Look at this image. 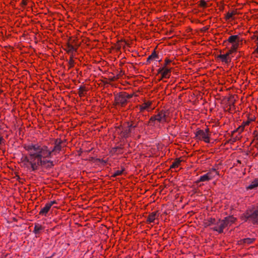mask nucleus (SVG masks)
I'll list each match as a JSON object with an SVG mask.
<instances>
[{
	"label": "nucleus",
	"instance_id": "obj_1",
	"mask_svg": "<svg viewBox=\"0 0 258 258\" xmlns=\"http://www.w3.org/2000/svg\"><path fill=\"white\" fill-rule=\"evenodd\" d=\"M23 148L28 155L22 157V163L25 167L32 171L38 169L40 166L51 167L53 164L50 158L61 150V146L59 145L52 148L44 145L32 143L24 144Z\"/></svg>",
	"mask_w": 258,
	"mask_h": 258
},
{
	"label": "nucleus",
	"instance_id": "obj_2",
	"mask_svg": "<svg viewBox=\"0 0 258 258\" xmlns=\"http://www.w3.org/2000/svg\"><path fill=\"white\" fill-rule=\"evenodd\" d=\"M243 38L239 35H231L228 38L227 41L231 44L230 49L231 51L236 52L240 46L242 45Z\"/></svg>",
	"mask_w": 258,
	"mask_h": 258
},
{
	"label": "nucleus",
	"instance_id": "obj_3",
	"mask_svg": "<svg viewBox=\"0 0 258 258\" xmlns=\"http://www.w3.org/2000/svg\"><path fill=\"white\" fill-rule=\"evenodd\" d=\"M196 136L198 140H203L206 143L210 142V135L209 130L205 131L199 130L196 132Z\"/></svg>",
	"mask_w": 258,
	"mask_h": 258
},
{
	"label": "nucleus",
	"instance_id": "obj_4",
	"mask_svg": "<svg viewBox=\"0 0 258 258\" xmlns=\"http://www.w3.org/2000/svg\"><path fill=\"white\" fill-rule=\"evenodd\" d=\"M137 107L140 112H144L145 111L150 112L155 108V107L153 106L152 102L150 101H144L143 103L138 105Z\"/></svg>",
	"mask_w": 258,
	"mask_h": 258
},
{
	"label": "nucleus",
	"instance_id": "obj_5",
	"mask_svg": "<svg viewBox=\"0 0 258 258\" xmlns=\"http://www.w3.org/2000/svg\"><path fill=\"white\" fill-rule=\"evenodd\" d=\"M157 120L159 122H164L167 120V113L164 111H160L157 115L151 117L150 122Z\"/></svg>",
	"mask_w": 258,
	"mask_h": 258
},
{
	"label": "nucleus",
	"instance_id": "obj_6",
	"mask_svg": "<svg viewBox=\"0 0 258 258\" xmlns=\"http://www.w3.org/2000/svg\"><path fill=\"white\" fill-rule=\"evenodd\" d=\"M227 226V224L224 220L216 221L215 225L212 228L214 230L221 233L223 232V229Z\"/></svg>",
	"mask_w": 258,
	"mask_h": 258
},
{
	"label": "nucleus",
	"instance_id": "obj_7",
	"mask_svg": "<svg viewBox=\"0 0 258 258\" xmlns=\"http://www.w3.org/2000/svg\"><path fill=\"white\" fill-rule=\"evenodd\" d=\"M233 52L229 50L225 54H220L218 56V58L225 63H228L231 61V58L230 55Z\"/></svg>",
	"mask_w": 258,
	"mask_h": 258
},
{
	"label": "nucleus",
	"instance_id": "obj_8",
	"mask_svg": "<svg viewBox=\"0 0 258 258\" xmlns=\"http://www.w3.org/2000/svg\"><path fill=\"white\" fill-rule=\"evenodd\" d=\"M56 202L55 201H51L49 203H46L45 206L43 208H42L40 211L39 212V214L43 216H46L47 213L48 212L50 209L52 207V206Z\"/></svg>",
	"mask_w": 258,
	"mask_h": 258
},
{
	"label": "nucleus",
	"instance_id": "obj_9",
	"mask_svg": "<svg viewBox=\"0 0 258 258\" xmlns=\"http://www.w3.org/2000/svg\"><path fill=\"white\" fill-rule=\"evenodd\" d=\"M159 73L161 74L163 78H169L170 76L171 69L164 66L159 69Z\"/></svg>",
	"mask_w": 258,
	"mask_h": 258
},
{
	"label": "nucleus",
	"instance_id": "obj_10",
	"mask_svg": "<svg viewBox=\"0 0 258 258\" xmlns=\"http://www.w3.org/2000/svg\"><path fill=\"white\" fill-rule=\"evenodd\" d=\"M237 14V11H232L230 12H228L226 16H225V19L226 20H234V16Z\"/></svg>",
	"mask_w": 258,
	"mask_h": 258
},
{
	"label": "nucleus",
	"instance_id": "obj_11",
	"mask_svg": "<svg viewBox=\"0 0 258 258\" xmlns=\"http://www.w3.org/2000/svg\"><path fill=\"white\" fill-rule=\"evenodd\" d=\"M206 174L207 175L209 180H210L215 177V176L218 174V172L215 169H212Z\"/></svg>",
	"mask_w": 258,
	"mask_h": 258
},
{
	"label": "nucleus",
	"instance_id": "obj_12",
	"mask_svg": "<svg viewBox=\"0 0 258 258\" xmlns=\"http://www.w3.org/2000/svg\"><path fill=\"white\" fill-rule=\"evenodd\" d=\"M258 186V178L254 179L250 184L247 186L246 188L247 189H252L255 188Z\"/></svg>",
	"mask_w": 258,
	"mask_h": 258
},
{
	"label": "nucleus",
	"instance_id": "obj_13",
	"mask_svg": "<svg viewBox=\"0 0 258 258\" xmlns=\"http://www.w3.org/2000/svg\"><path fill=\"white\" fill-rule=\"evenodd\" d=\"M87 90L84 86H81L79 89L78 94L80 97H82L86 96Z\"/></svg>",
	"mask_w": 258,
	"mask_h": 258
},
{
	"label": "nucleus",
	"instance_id": "obj_14",
	"mask_svg": "<svg viewBox=\"0 0 258 258\" xmlns=\"http://www.w3.org/2000/svg\"><path fill=\"white\" fill-rule=\"evenodd\" d=\"M216 223V219L213 218H210L207 219L204 222V225L205 226H214Z\"/></svg>",
	"mask_w": 258,
	"mask_h": 258
},
{
	"label": "nucleus",
	"instance_id": "obj_15",
	"mask_svg": "<svg viewBox=\"0 0 258 258\" xmlns=\"http://www.w3.org/2000/svg\"><path fill=\"white\" fill-rule=\"evenodd\" d=\"M255 38V43L256 44L255 48L253 53L256 56L258 57V34L252 37V39Z\"/></svg>",
	"mask_w": 258,
	"mask_h": 258
},
{
	"label": "nucleus",
	"instance_id": "obj_16",
	"mask_svg": "<svg viewBox=\"0 0 258 258\" xmlns=\"http://www.w3.org/2000/svg\"><path fill=\"white\" fill-rule=\"evenodd\" d=\"M224 221L226 222V223L227 224V226H228V225L234 223L236 220V218L235 217H234L233 216H229V217H226L224 219Z\"/></svg>",
	"mask_w": 258,
	"mask_h": 258
},
{
	"label": "nucleus",
	"instance_id": "obj_17",
	"mask_svg": "<svg viewBox=\"0 0 258 258\" xmlns=\"http://www.w3.org/2000/svg\"><path fill=\"white\" fill-rule=\"evenodd\" d=\"M156 217H157L156 213L155 212L152 213L151 214H149L147 221L149 223L153 222H154Z\"/></svg>",
	"mask_w": 258,
	"mask_h": 258
},
{
	"label": "nucleus",
	"instance_id": "obj_18",
	"mask_svg": "<svg viewBox=\"0 0 258 258\" xmlns=\"http://www.w3.org/2000/svg\"><path fill=\"white\" fill-rule=\"evenodd\" d=\"M181 160L180 159H177L173 162L172 165L170 166V168H176L178 167L181 163Z\"/></svg>",
	"mask_w": 258,
	"mask_h": 258
},
{
	"label": "nucleus",
	"instance_id": "obj_19",
	"mask_svg": "<svg viewBox=\"0 0 258 258\" xmlns=\"http://www.w3.org/2000/svg\"><path fill=\"white\" fill-rule=\"evenodd\" d=\"M258 216V207L257 208L254 210L251 214H248V217L253 219L255 221V219Z\"/></svg>",
	"mask_w": 258,
	"mask_h": 258
},
{
	"label": "nucleus",
	"instance_id": "obj_20",
	"mask_svg": "<svg viewBox=\"0 0 258 258\" xmlns=\"http://www.w3.org/2000/svg\"><path fill=\"white\" fill-rule=\"evenodd\" d=\"M208 180H209V179L208 178L207 175L206 174H204V175L201 176L198 181V182H203V181H208Z\"/></svg>",
	"mask_w": 258,
	"mask_h": 258
},
{
	"label": "nucleus",
	"instance_id": "obj_21",
	"mask_svg": "<svg viewBox=\"0 0 258 258\" xmlns=\"http://www.w3.org/2000/svg\"><path fill=\"white\" fill-rule=\"evenodd\" d=\"M124 171V170L123 169H122L121 170H116L115 171V172L113 173V175H112V176L113 177H116L117 176H119V175H120L123 171Z\"/></svg>",
	"mask_w": 258,
	"mask_h": 258
},
{
	"label": "nucleus",
	"instance_id": "obj_22",
	"mask_svg": "<svg viewBox=\"0 0 258 258\" xmlns=\"http://www.w3.org/2000/svg\"><path fill=\"white\" fill-rule=\"evenodd\" d=\"M254 240V239H253V238H247L244 239L243 240V242L244 243L250 244V243H252Z\"/></svg>",
	"mask_w": 258,
	"mask_h": 258
},
{
	"label": "nucleus",
	"instance_id": "obj_23",
	"mask_svg": "<svg viewBox=\"0 0 258 258\" xmlns=\"http://www.w3.org/2000/svg\"><path fill=\"white\" fill-rule=\"evenodd\" d=\"M199 6L201 7H202V8H206L208 6V4H207V2H206V1H205L204 0H201L200 2H199Z\"/></svg>",
	"mask_w": 258,
	"mask_h": 258
},
{
	"label": "nucleus",
	"instance_id": "obj_24",
	"mask_svg": "<svg viewBox=\"0 0 258 258\" xmlns=\"http://www.w3.org/2000/svg\"><path fill=\"white\" fill-rule=\"evenodd\" d=\"M157 57V55L156 54V53H155V52H153L151 55H150L148 58V61H149V60H151V59H154V58H155Z\"/></svg>",
	"mask_w": 258,
	"mask_h": 258
},
{
	"label": "nucleus",
	"instance_id": "obj_25",
	"mask_svg": "<svg viewBox=\"0 0 258 258\" xmlns=\"http://www.w3.org/2000/svg\"><path fill=\"white\" fill-rule=\"evenodd\" d=\"M41 229V226L39 225H35L34 227V231L35 233L38 232Z\"/></svg>",
	"mask_w": 258,
	"mask_h": 258
},
{
	"label": "nucleus",
	"instance_id": "obj_26",
	"mask_svg": "<svg viewBox=\"0 0 258 258\" xmlns=\"http://www.w3.org/2000/svg\"><path fill=\"white\" fill-rule=\"evenodd\" d=\"M170 62V60H169V59H166L165 61V64H164V66L166 67V66Z\"/></svg>",
	"mask_w": 258,
	"mask_h": 258
},
{
	"label": "nucleus",
	"instance_id": "obj_27",
	"mask_svg": "<svg viewBox=\"0 0 258 258\" xmlns=\"http://www.w3.org/2000/svg\"><path fill=\"white\" fill-rule=\"evenodd\" d=\"M69 62H70V64L71 66H73V63H74V61H73V59H71L70 60Z\"/></svg>",
	"mask_w": 258,
	"mask_h": 258
},
{
	"label": "nucleus",
	"instance_id": "obj_28",
	"mask_svg": "<svg viewBox=\"0 0 258 258\" xmlns=\"http://www.w3.org/2000/svg\"><path fill=\"white\" fill-rule=\"evenodd\" d=\"M243 123H244V126L248 125L249 123V121H246L245 122H244Z\"/></svg>",
	"mask_w": 258,
	"mask_h": 258
},
{
	"label": "nucleus",
	"instance_id": "obj_29",
	"mask_svg": "<svg viewBox=\"0 0 258 258\" xmlns=\"http://www.w3.org/2000/svg\"><path fill=\"white\" fill-rule=\"evenodd\" d=\"M1 92H2V91H1V90L0 89V93H1Z\"/></svg>",
	"mask_w": 258,
	"mask_h": 258
},
{
	"label": "nucleus",
	"instance_id": "obj_30",
	"mask_svg": "<svg viewBox=\"0 0 258 258\" xmlns=\"http://www.w3.org/2000/svg\"><path fill=\"white\" fill-rule=\"evenodd\" d=\"M2 140V138L0 137V141Z\"/></svg>",
	"mask_w": 258,
	"mask_h": 258
}]
</instances>
